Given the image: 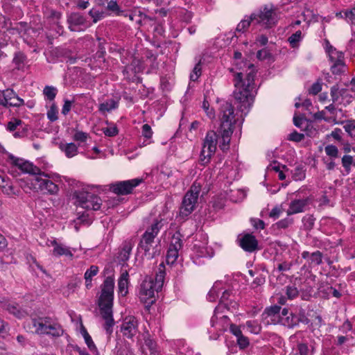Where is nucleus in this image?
I'll use <instances>...</instances> for the list:
<instances>
[{"instance_id":"nucleus-5","label":"nucleus","mask_w":355,"mask_h":355,"mask_svg":"<svg viewBox=\"0 0 355 355\" xmlns=\"http://www.w3.org/2000/svg\"><path fill=\"white\" fill-rule=\"evenodd\" d=\"M32 324L38 335L59 338L64 334V329L58 320L49 316L32 318Z\"/></svg>"},{"instance_id":"nucleus-40","label":"nucleus","mask_w":355,"mask_h":355,"mask_svg":"<svg viewBox=\"0 0 355 355\" xmlns=\"http://www.w3.org/2000/svg\"><path fill=\"white\" fill-rule=\"evenodd\" d=\"M302 40V32L297 31L292 34L288 39L291 46L293 48L297 46L299 42Z\"/></svg>"},{"instance_id":"nucleus-32","label":"nucleus","mask_w":355,"mask_h":355,"mask_svg":"<svg viewBox=\"0 0 355 355\" xmlns=\"http://www.w3.org/2000/svg\"><path fill=\"white\" fill-rule=\"evenodd\" d=\"M331 62H334V64L331 67V71L334 74L340 75L344 72L345 67L344 60H339Z\"/></svg>"},{"instance_id":"nucleus-41","label":"nucleus","mask_w":355,"mask_h":355,"mask_svg":"<svg viewBox=\"0 0 355 355\" xmlns=\"http://www.w3.org/2000/svg\"><path fill=\"white\" fill-rule=\"evenodd\" d=\"M341 123H345L343 128L348 135L352 137L353 136L352 132L355 130V120H346Z\"/></svg>"},{"instance_id":"nucleus-2","label":"nucleus","mask_w":355,"mask_h":355,"mask_svg":"<svg viewBox=\"0 0 355 355\" xmlns=\"http://www.w3.org/2000/svg\"><path fill=\"white\" fill-rule=\"evenodd\" d=\"M236 68L241 71L236 72L234 77L235 90L234 96L238 109L245 115L248 114L255 96L254 77L257 70L253 64L245 61L237 62Z\"/></svg>"},{"instance_id":"nucleus-51","label":"nucleus","mask_w":355,"mask_h":355,"mask_svg":"<svg viewBox=\"0 0 355 355\" xmlns=\"http://www.w3.org/2000/svg\"><path fill=\"white\" fill-rule=\"evenodd\" d=\"M293 223V219L290 217H287L278 221L275 225L278 229H286L291 226Z\"/></svg>"},{"instance_id":"nucleus-47","label":"nucleus","mask_w":355,"mask_h":355,"mask_svg":"<svg viewBox=\"0 0 355 355\" xmlns=\"http://www.w3.org/2000/svg\"><path fill=\"white\" fill-rule=\"evenodd\" d=\"M296 355H313L312 350H310L308 345L305 343H299L297 345V352Z\"/></svg>"},{"instance_id":"nucleus-12","label":"nucleus","mask_w":355,"mask_h":355,"mask_svg":"<svg viewBox=\"0 0 355 355\" xmlns=\"http://www.w3.org/2000/svg\"><path fill=\"white\" fill-rule=\"evenodd\" d=\"M196 196H191L190 194H185L179 211V217L185 220L194 210L197 203Z\"/></svg>"},{"instance_id":"nucleus-24","label":"nucleus","mask_w":355,"mask_h":355,"mask_svg":"<svg viewBox=\"0 0 355 355\" xmlns=\"http://www.w3.org/2000/svg\"><path fill=\"white\" fill-rule=\"evenodd\" d=\"M277 323H279L285 327L292 328L299 324V320L297 318V315L293 314L292 313H289L286 318H279L277 321Z\"/></svg>"},{"instance_id":"nucleus-29","label":"nucleus","mask_w":355,"mask_h":355,"mask_svg":"<svg viewBox=\"0 0 355 355\" xmlns=\"http://www.w3.org/2000/svg\"><path fill=\"white\" fill-rule=\"evenodd\" d=\"M182 238V235L180 234V232L179 231H176L171 237V241L169 247L176 248L180 250L183 247Z\"/></svg>"},{"instance_id":"nucleus-42","label":"nucleus","mask_w":355,"mask_h":355,"mask_svg":"<svg viewBox=\"0 0 355 355\" xmlns=\"http://www.w3.org/2000/svg\"><path fill=\"white\" fill-rule=\"evenodd\" d=\"M58 111L57 106L53 103L51 105L50 109L47 112V118L50 121L54 122L58 120Z\"/></svg>"},{"instance_id":"nucleus-8","label":"nucleus","mask_w":355,"mask_h":355,"mask_svg":"<svg viewBox=\"0 0 355 355\" xmlns=\"http://www.w3.org/2000/svg\"><path fill=\"white\" fill-rule=\"evenodd\" d=\"M33 181V184L35 188L44 193L54 195L59 190L58 185L51 181L49 176L44 172H40L38 175L35 176Z\"/></svg>"},{"instance_id":"nucleus-58","label":"nucleus","mask_w":355,"mask_h":355,"mask_svg":"<svg viewBox=\"0 0 355 355\" xmlns=\"http://www.w3.org/2000/svg\"><path fill=\"white\" fill-rule=\"evenodd\" d=\"M236 343L240 349H245L250 344L249 339L243 335L236 338Z\"/></svg>"},{"instance_id":"nucleus-26","label":"nucleus","mask_w":355,"mask_h":355,"mask_svg":"<svg viewBox=\"0 0 355 355\" xmlns=\"http://www.w3.org/2000/svg\"><path fill=\"white\" fill-rule=\"evenodd\" d=\"M327 52L331 61L344 60L343 53L341 51H337L328 41H327Z\"/></svg>"},{"instance_id":"nucleus-49","label":"nucleus","mask_w":355,"mask_h":355,"mask_svg":"<svg viewBox=\"0 0 355 355\" xmlns=\"http://www.w3.org/2000/svg\"><path fill=\"white\" fill-rule=\"evenodd\" d=\"M299 291L295 286H287L286 287V295L287 298L293 300L298 296Z\"/></svg>"},{"instance_id":"nucleus-53","label":"nucleus","mask_w":355,"mask_h":355,"mask_svg":"<svg viewBox=\"0 0 355 355\" xmlns=\"http://www.w3.org/2000/svg\"><path fill=\"white\" fill-rule=\"evenodd\" d=\"M230 296V291H223V294H222V296L220 297V303L218 306H222V310H223V309H229V305L227 304V301L229 300V297Z\"/></svg>"},{"instance_id":"nucleus-38","label":"nucleus","mask_w":355,"mask_h":355,"mask_svg":"<svg viewBox=\"0 0 355 355\" xmlns=\"http://www.w3.org/2000/svg\"><path fill=\"white\" fill-rule=\"evenodd\" d=\"M346 89H343L339 90V88L337 85H334L331 87L330 94L331 96V100L333 103H336L339 99L340 96H343L345 94Z\"/></svg>"},{"instance_id":"nucleus-17","label":"nucleus","mask_w":355,"mask_h":355,"mask_svg":"<svg viewBox=\"0 0 355 355\" xmlns=\"http://www.w3.org/2000/svg\"><path fill=\"white\" fill-rule=\"evenodd\" d=\"M11 159H12L13 164L24 173L35 175L36 176L41 172L38 167L34 166L32 163L28 161L15 158L13 156L11 157Z\"/></svg>"},{"instance_id":"nucleus-50","label":"nucleus","mask_w":355,"mask_h":355,"mask_svg":"<svg viewBox=\"0 0 355 355\" xmlns=\"http://www.w3.org/2000/svg\"><path fill=\"white\" fill-rule=\"evenodd\" d=\"M353 163V157L351 155H344L342 157V164L343 166L345 168L347 173H349L350 172L351 169V165Z\"/></svg>"},{"instance_id":"nucleus-6","label":"nucleus","mask_w":355,"mask_h":355,"mask_svg":"<svg viewBox=\"0 0 355 355\" xmlns=\"http://www.w3.org/2000/svg\"><path fill=\"white\" fill-rule=\"evenodd\" d=\"M251 19L263 28H270L278 21L277 10L273 5H265L257 12L251 14Z\"/></svg>"},{"instance_id":"nucleus-64","label":"nucleus","mask_w":355,"mask_h":355,"mask_svg":"<svg viewBox=\"0 0 355 355\" xmlns=\"http://www.w3.org/2000/svg\"><path fill=\"white\" fill-rule=\"evenodd\" d=\"M87 137L88 134L82 131H77L73 136L74 140L80 142H85Z\"/></svg>"},{"instance_id":"nucleus-62","label":"nucleus","mask_w":355,"mask_h":355,"mask_svg":"<svg viewBox=\"0 0 355 355\" xmlns=\"http://www.w3.org/2000/svg\"><path fill=\"white\" fill-rule=\"evenodd\" d=\"M314 218L313 216H306L303 218L302 221L306 229L311 230L313 228L314 225Z\"/></svg>"},{"instance_id":"nucleus-35","label":"nucleus","mask_w":355,"mask_h":355,"mask_svg":"<svg viewBox=\"0 0 355 355\" xmlns=\"http://www.w3.org/2000/svg\"><path fill=\"white\" fill-rule=\"evenodd\" d=\"M139 60L134 59L130 65H126L123 69V74L129 73L131 71L132 73H137L139 72L140 69L139 67Z\"/></svg>"},{"instance_id":"nucleus-21","label":"nucleus","mask_w":355,"mask_h":355,"mask_svg":"<svg viewBox=\"0 0 355 355\" xmlns=\"http://www.w3.org/2000/svg\"><path fill=\"white\" fill-rule=\"evenodd\" d=\"M165 275V266L162 263L159 265L157 272H156L155 279H153V286L157 289V292H159L162 288Z\"/></svg>"},{"instance_id":"nucleus-4","label":"nucleus","mask_w":355,"mask_h":355,"mask_svg":"<svg viewBox=\"0 0 355 355\" xmlns=\"http://www.w3.org/2000/svg\"><path fill=\"white\" fill-rule=\"evenodd\" d=\"M162 227V219L155 220L142 234L138 248L144 250V255L150 259L159 255V252L155 246V239Z\"/></svg>"},{"instance_id":"nucleus-20","label":"nucleus","mask_w":355,"mask_h":355,"mask_svg":"<svg viewBox=\"0 0 355 355\" xmlns=\"http://www.w3.org/2000/svg\"><path fill=\"white\" fill-rule=\"evenodd\" d=\"M302 257L304 259H308L310 266H319L322 263L323 254L319 250L311 254L308 251H304L302 253Z\"/></svg>"},{"instance_id":"nucleus-39","label":"nucleus","mask_w":355,"mask_h":355,"mask_svg":"<svg viewBox=\"0 0 355 355\" xmlns=\"http://www.w3.org/2000/svg\"><path fill=\"white\" fill-rule=\"evenodd\" d=\"M57 89L52 86H46L44 88L43 94L49 101H53L57 94Z\"/></svg>"},{"instance_id":"nucleus-55","label":"nucleus","mask_w":355,"mask_h":355,"mask_svg":"<svg viewBox=\"0 0 355 355\" xmlns=\"http://www.w3.org/2000/svg\"><path fill=\"white\" fill-rule=\"evenodd\" d=\"M271 57L272 54L267 49H261L257 53V58L261 60L270 59Z\"/></svg>"},{"instance_id":"nucleus-31","label":"nucleus","mask_w":355,"mask_h":355,"mask_svg":"<svg viewBox=\"0 0 355 355\" xmlns=\"http://www.w3.org/2000/svg\"><path fill=\"white\" fill-rule=\"evenodd\" d=\"M257 25L255 20L251 19V15L246 19L241 20L236 26V31L239 33H244L250 24Z\"/></svg>"},{"instance_id":"nucleus-46","label":"nucleus","mask_w":355,"mask_h":355,"mask_svg":"<svg viewBox=\"0 0 355 355\" xmlns=\"http://www.w3.org/2000/svg\"><path fill=\"white\" fill-rule=\"evenodd\" d=\"M293 178L295 181L302 180L305 178V172L301 166H298L295 168L293 172Z\"/></svg>"},{"instance_id":"nucleus-34","label":"nucleus","mask_w":355,"mask_h":355,"mask_svg":"<svg viewBox=\"0 0 355 355\" xmlns=\"http://www.w3.org/2000/svg\"><path fill=\"white\" fill-rule=\"evenodd\" d=\"M0 187L8 194L13 192V187L11 184L10 180L6 176L0 175Z\"/></svg>"},{"instance_id":"nucleus-33","label":"nucleus","mask_w":355,"mask_h":355,"mask_svg":"<svg viewBox=\"0 0 355 355\" xmlns=\"http://www.w3.org/2000/svg\"><path fill=\"white\" fill-rule=\"evenodd\" d=\"M136 12L137 15H139L137 16V19H136V23L139 26H143L144 24H146L148 21L154 20L153 17L146 15L144 12H143L141 10L139 9H136Z\"/></svg>"},{"instance_id":"nucleus-36","label":"nucleus","mask_w":355,"mask_h":355,"mask_svg":"<svg viewBox=\"0 0 355 355\" xmlns=\"http://www.w3.org/2000/svg\"><path fill=\"white\" fill-rule=\"evenodd\" d=\"M336 16L344 17L347 21V22L352 25H355V8L350 10L340 12V13L337 14Z\"/></svg>"},{"instance_id":"nucleus-48","label":"nucleus","mask_w":355,"mask_h":355,"mask_svg":"<svg viewBox=\"0 0 355 355\" xmlns=\"http://www.w3.org/2000/svg\"><path fill=\"white\" fill-rule=\"evenodd\" d=\"M324 151L325 153L331 157L336 158L338 157V149L334 145H327L324 148Z\"/></svg>"},{"instance_id":"nucleus-56","label":"nucleus","mask_w":355,"mask_h":355,"mask_svg":"<svg viewBox=\"0 0 355 355\" xmlns=\"http://www.w3.org/2000/svg\"><path fill=\"white\" fill-rule=\"evenodd\" d=\"M103 132L107 137H114L118 135L119 130L116 126L104 128L102 129Z\"/></svg>"},{"instance_id":"nucleus-1","label":"nucleus","mask_w":355,"mask_h":355,"mask_svg":"<svg viewBox=\"0 0 355 355\" xmlns=\"http://www.w3.org/2000/svg\"><path fill=\"white\" fill-rule=\"evenodd\" d=\"M220 125L218 130V134L214 131H209L205 137L200 159L202 165L210 162L211 156L216 150L217 139L221 137L223 142L220 148L223 151L229 149L231 136L234 132L236 123L234 110L232 103L223 101L220 105Z\"/></svg>"},{"instance_id":"nucleus-30","label":"nucleus","mask_w":355,"mask_h":355,"mask_svg":"<svg viewBox=\"0 0 355 355\" xmlns=\"http://www.w3.org/2000/svg\"><path fill=\"white\" fill-rule=\"evenodd\" d=\"M26 56L19 51L15 53L12 62L15 64V68L18 70L22 69L24 67Z\"/></svg>"},{"instance_id":"nucleus-11","label":"nucleus","mask_w":355,"mask_h":355,"mask_svg":"<svg viewBox=\"0 0 355 355\" xmlns=\"http://www.w3.org/2000/svg\"><path fill=\"white\" fill-rule=\"evenodd\" d=\"M0 306L18 319H22L28 315L26 311L21 309L17 303L11 302L6 297H0Z\"/></svg>"},{"instance_id":"nucleus-54","label":"nucleus","mask_w":355,"mask_h":355,"mask_svg":"<svg viewBox=\"0 0 355 355\" xmlns=\"http://www.w3.org/2000/svg\"><path fill=\"white\" fill-rule=\"evenodd\" d=\"M322 90V83L321 80H318L314 83L311 87L309 89V94L316 95Z\"/></svg>"},{"instance_id":"nucleus-45","label":"nucleus","mask_w":355,"mask_h":355,"mask_svg":"<svg viewBox=\"0 0 355 355\" xmlns=\"http://www.w3.org/2000/svg\"><path fill=\"white\" fill-rule=\"evenodd\" d=\"M98 268L96 266L92 265L85 273V279L86 282L92 281V277L97 275Z\"/></svg>"},{"instance_id":"nucleus-23","label":"nucleus","mask_w":355,"mask_h":355,"mask_svg":"<svg viewBox=\"0 0 355 355\" xmlns=\"http://www.w3.org/2000/svg\"><path fill=\"white\" fill-rule=\"evenodd\" d=\"M128 272L127 270L123 272L118 281L119 291L122 295H125L128 293Z\"/></svg>"},{"instance_id":"nucleus-28","label":"nucleus","mask_w":355,"mask_h":355,"mask_svg":"<svg viewBox=\"0 0 355 355\" xmlns=\"http://www.w3.org/2000/svg\"><path fill=\"white\" fill-rule=\"evenodd\" d=\"M281 310V307L278 305H273L270 307L266 309L265 310L264 313L267 315L268 317L271 318V320L276 323L278 320V315H279Z\"/></svg>"},{"instance_id":"nucleus-3","label":"nucleus","mask_w":355,"mask_h":355,"mask_svg":"<svg viewBox=\"0 0 355 355\" xmlns=\"http://www.w3.org/2000/svg\"><path fill=\"white\" fill-rule=\"evenodd\" d=\"M114 281L111 277H107L101 286V294L98 299L100 313L105 321L103 328L108 336L113 332L115 324L113 318V300H114Z\"/></svg>"},{"instance_id":"nucleus-14","label":"nucleus","mask_w":355,"mask_h":355,"mask_svg":"<svg viewBox=\"0 0 355 355\" xmlns=\"http://www.w3.org/2000/svg\"><path fill=\"white\" fill-rule=\"evenodd\" d=\"M238 241L240 247L245 252H253L258 250V241L252 234H245Z\"/></svg>"},{"instance_id":"nucleus-18","label":"nucleus","mask_w":355,"mask_h":355,"mask_svg":"<svg viewBox=\"0 0 355 355\" xmlns=\"http://www.w3.org/2000/svg\"><path fill=\"white\" fill-rule=\"evenodd\" d=\"M308 198L295 199L292 200L289 204V207L286 211L289 216L293 214L302 213L304 211L305 207L308 205Z\"/></svg>"},{"instance_id":"nucleus-15","label":"nucleus","mask_w":355,"mask_h":355,"mask_svg":"<svg viewBox=\"0 0 355 355\" xmlns=\"http://www.w3.org/2000/svg\"><path fill=\"white\" fill-rule=\"evenodd\" d=\"M221 306H218L216 307L214 311V314L211 317L210 323L212 327H214L216 331H220V333L225 331L229 324L228 320L229 318L226 315H223L219 320H218L217 314L220 312H223Z\"/></svg>"},{"instance_id":"nucleus-52","label":"nucleus","mask_w":355,"mask_h":355,"mask_svg":"<svg viewBox=\"0 0 355 355\" xmlns=\"http://www.w3.org/2000/svg\"><path fill=\"white\" fill-rule=\"evenodd\" d=\"M201 69H201V63H200V62H199L198 63H197L195 65V67L192 71V73L190 75L191 80L196 81L198 80V78L201 75Z\"/></svg>"},{"instance_id":"nucleus-44","label":"nucleus","mask_w":355,"mask_h":355,"mask_svg":"<svg viewBox=\"0 0 355 355\" xmlns=\"http://www.w3.org/2000/svg\"><path fill=\"white\" fill-rule=\"evenodd\" d=\"M246 326L252 334H258L261 331V326L256 321H247Z\"/></svg>"},{"instance_id":"nucleus-43","label":"nucleus","mask_w":355,"mask_h":355,"mask_svg":"<svg viewBox=\"0 0 355 355\" xmlns=\"http://www.w3.org/2000/svg\"><path fill=\"white\" fill-rule=\"evenodd\" d=\"M201 190V185L200 183L197 182H194L191 185L189 190L186 193L187 194H190L191 196H196V198L198 199L199 193Z\"/></svg>"},{"instance_id":"nucleus-27","label":"nucleus","mask_w":355,"mask_h":355,"mask_svg":"<svg viewBox=\"0 0 355 355\" xmlns=\"http://www.w3.org/2000/svg\"><path fill=\"white\" fill-rule=\"evenodd\" d=\"M118 107V102L114 99H108L106 101L101 103L98 107V110L101 113L109 112L112 110Z\"/></svg>"},{"instance_id":"nucleus-9","label":"nucleus","mask_w":355,"mask_h":355,"mask_svg":"<svg viewBox=\"0 0 355 355\" xmlns=\"http://www.w3.org/2000/svg\"><path fill=\"white\" fill-rule=\"evenodd\" d=\"M155 291H157V289L153 286V279L150 277H146L140 285V300L148 304V306H150L155 302Z\"/></svg>"},{"instance_id":"nucleus-10","label":"nucleus","mask_w":355,"mask_h":355,"mask_svg":"<svg viewBox=\"0 0 355 355\" xmlns=\"http://www.w3.org/2000/svg\"><path fill=\"white\" fill-rule=\"evenodd\" d=\"M142 181V179L135 178L117 182L111 184L110 189L113 193L117 195H128L131 193L133 189L137 187Z\"/></svg>"},{"instance_id":"nucleus-7","label":"nucleus","mask_w":355,"mask_h":355,"mask_svg":"<svg viewBox=\"0 0 355 355\" xmlns=\"http://www.w3.org/2000/svg\"><path fill=\"white\" fill-rule=\"evenodd\" d=\"M73 196L76 199L77 205L83 209L93 211H98L101 209V199L92 193L77 191L74 192Z\"/></svg>"},{"instance_id":"nucleus-59","label":"nucleus","mask_w":355,"mask_h":355,"mask_svg":"<svg viewBox=\"0 0 355 355\" xmlns=\"http://www.w3.org/2000/svg\"><path fill=\"white\" fill-rule=\"evenodd\" d=\"M3 93L6 101L8 102V103H10L12 99H15L17 96V94L12 89H5L3 90Z\"/></svg>"},{"instance_id":"nucleus-60","label":"nucleus","mask_w":355,"mask_h":355,"mask_svg":"<svg viewBox=\"0 0 355 355\" xmlns=\"http://www.w3.org/2000/svg\"><path fill=\"white\" fill-rule=\"evenodd\" d=\"M304 139V135L299 133L297 131H293L288 135V139L290 141L300 142Z\"/></svg>"},{"instance_id":"nucleus-63","label":"nucleus","mask_w":355,"mask_h":355,"mask_svg":"<svg viewBox=\"0 0 355 355\" xmlns=\"http://www.w3.org/2000/svg\"><path fill=\"white\" fill-rule=\"evenodd\" d=\"M230 331L236 338L243 335L240 327L232 323L230 324Z\"/></svg>"},{"instance_id":"nucleus-22","label":"nucleus","mask_w":355,"mask_h":355,"mask_svg":"<svg viewBox=\"0 0 355 355\" xmlns=\"http://www.w3.org/2000/svg\"><path fill=\"white\" fill-rule=\"evenodd\" d=\"M51 245L54 246L53 254L55 256L65 255L67 257H73V254L67 247L60 245L55 240L51 241Z\"/></svg>"},{"instance_id":"nucleus-16","label":"nucleus","mask_w":355,"mask_h":355,"mask_svg":"<svg viewBox=\"0 0 355 355\" xmlns=\"http://www.w3.org/2000/svg\"><path fill=\"white\" fill-rule=\"evenodd\" d=\"M67 21L70 31H78L80 26L85 25L87 19L82 13L72 12L68 14Z\"/></svg>"},{"instance_id":"nucleus-19","label":"nucleus","mask_w":355,"mask_h":355,"mask_svg":"<svg viewBox=\"0 0 355 355\" xmlns=\"http://www.w3.org/2000/svg\"><path fill=\"white\" fill-rule=\"evenodd\" d=\"M133 247L134 242L131 239L125 241L121 244L120 251L119 252L118 259L119 261L123 262L128 261Z\"/></svg>"},{"instance_id":"nucleus-57","label":"nucleus","mask_w":355,"mask_h":355,"mask_svg":"<svg viewBox=\"0 0 355 355\" xmlns=\"http://www.w3.org/2000/svg\"><path fill=\"white\" fill-rule=\"evenodd\" d=\"M22 121L20 119H14V120L10 121L7 124V130L10 132H13L17 130V127L21 125Z\"/></svg>"},{"instance_id":"nucleus-13","label":"nucleus","mask_w":355,"mask_h":355,"mask_svg":"<svg viewBox=\"0 0 355 355\" xmlns=\"http://www.w3.org/2000/svg\"><path fill=\"white\" fill-rule=\"evenodd\" d=\"M121 331L128 338H132L138 331L137 320L133 316L126 317L121 325Z\"/></svg>"},{"instance_id":"nucleus-25","label":"nucleus","mask_w":355,"mask_h":355,"mask_svg":"<svg viewBox=\"0 0 355 355\" xmlns=\"http://www.w3.org/2000/svg\"><path fill=\"white\" fill-rule=\"evenodd\" d=\"M60 148L61 150L64 151L65 155L69 157H73L78 153V147L74 143H69V144H60Z\"/></svg>"},{"instance_id":"nucleus-37","label":"nucleus","mask_w":355,"mask_h":355,"mask_svg":"<svg viewBox=\"0 0 355 355\" xmlns=\"http://www.w3.org/2000/svg\"><path fill=\"white\" fill-rule=\"evenodd\" d=\"M179 251L180 250L178 249L169 247L166 254V262L168 263H173L178 257Z\"/></svg>"},{"instance_id":"nucleus-61","label":"nucleus","mask_w":355,"mask_h":355,"mask_svg":"<svg viewBox=\"0 0 355 355\" xmlns=\"http://www.w3.org/2000/svg\"><path fill=\"white\" fill-rule=\"evenodd\" d=\"M89 15L93 19V22L96 23L103 17V12L94 8L89 11Z\"/></svg>"}]
</instances>
